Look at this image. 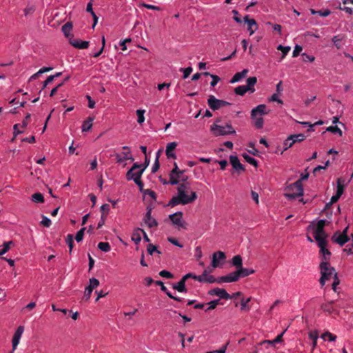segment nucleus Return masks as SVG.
<instances>
[{
    "mask_svg": "<svg viewBox=\"0 0 353 353\" xmlns=\"http://www.w3.org/2000/svg\"><path fill=\"white\" fill-rule=\"evenodd\" d=\"M244 21L247 23L248 26V30L250 32V34H253L255 30L257 29V24L255 19H250L249 15H246L244 17Z\"/></svg>",
    "mask_w": 353,
    "mask_h": 353,
    "instance_id": "17",
    "label": "nucleus"
},
{
    "mask_svg": "<svg viewBox=\"0 0 353 353\" xmlns=\"http://www.w3.org/2000/svg\"><path fill=\"white\" fill-rule=\"evenodd\" d=\"M232 264L237 269L242 266V258L240 255H236L232 258Z\"/></svg>",
    "mask_w": 353,
    "mask_h": 353,
    "instance_id": "35",
    "label": "nucleus"
},
{
    "mask_svg": "<svg viewBox=\"0 0 353 353\" xmlns=\"http://www.w3.org/2000/svg\"><path fill=\"white\" fill-rule=\"evenodd\" d=\"M248 72V70L243 69L241 72H236L233 77L231 79L230 82L234 83L239 81L241 79L244 78Z\"/></svg>",
    "mask_w": 353,
    "mask_h": 353,
    "instance_id": "23",
    "label": "nucleus"
},
{
    "mask_svg": "<svg viewBox=\"0 0 353 353\" xmlns=\"http://www.w3.org/2000/svg\"><path fill=\"white\" fill-rule=\"evenodd\" d=\"M144 113H145V110H137V115L138 117L137 122L139 124H141L145 121Z\"/></svg>",
    "mask_w": 353,
    "mask_h": 353,
    "instance_id": "41",
    "label": "nucleus"
},
{
    "mask_svg": "<svg viewBox=\"0 0 353 353\" xmlns=\"http://www.w3.org/2000/svg\"><path fill=\"white\" fill-rule=\"evenodd\" d=\"M268 114V112L266 111V105L265 104H260L252 110L251 118L255 119L257 116L261 117L262 115Z\"/></svg>",
    "mask_w": 353,
    "mask_h": 353,
    "instance_id": "10",
    "label": "nucleus"
},
{
    "mask_svg": "<svg viewBox=\"0 0 353 353\" xmlns=\"http://www.w3.org/2000/svg\"><path fill=\"white\" fill-rule=\"evenodd\" d=\"M236 272L238 274L239 278L240 279L253 274L254 272V270L252 269L245 268L241 266L240 268L237 269Z\"/></svg>",
    "mask_w": 353,
    "mask_h": 353,
    "instance_id": "21",
    "label": "nucleus"
},
{
    "mask_svg": "<svg viewBox=\"0 0 353 353\" xmlns=\"http://www.w3.org/2000/svg\"><path fill=\"white\" fill-rule=\"evenodd\" d=\"M243 157L244 158V159L248 162L250 164L256 167L257 166V161L254 159L253 157L249 156L248 154L246 153H243L242 154Z\"/></svg>",
    "mask_w": 353,
    "mask_h": 353,
    "instance_id": "37",
    "label": "nucleus"
},
{
    "mask_svg": "<svg viewBox=\"0 0 353 353\" xmlns=\"http://www.w3.org/2000/svg\"><path fill=\"white\" fill-rule=\"evenodd\" d=\"M294 144V141H292L291 136H290L285 141H284V146H285V150L291 148Z\"/></svg>",
    "mask_w": 353,
    "mask_h": 353,
    "instance_id": "52",
    "label": "nucleus"
},
{
    "mask_svg": "<svg viewBox=\"0 0 353 353\" xmlns=\"http://www.w3.org/2000/svg\"><path fill=\"white\" fill-rule=\"evenodd\" d=\"M185 282V280L182 277L177 284L173 285L172 288L179 292H186Z\"/></svg>",
    "mask_w": 353,
    "mask_h": 353,
    "instance_id": "25",
    "label": "nucleus"
},
{
    "mask_svg": "<svg viewBox=\"0 0 353 353\" xmlns=\"http://www.w3.org/2000/svg\"><path fill=\"white\" fill-rule=\"evenodd\" d=\"M180 70L183 72V79H186V78H188L190 76V74L192 72V67H188V68H186L185 69L181 68Z\"/></svg>",
    "mask_w": 353,
    "mask_h": 353,
    "instance_id": "51",
    "label": "nucleus"
},
{
    "mask_svg": "<svg viewBox=\"0 0 353 353\" xmlns=\"http://www.w3.org/2000/svg\"><path fill=\"white\" fill-rule=\"evenodd\" d=\"M332 274H334L333 281H332V291L334 292H338L336 286L339 284L340 281L337 276V274L335 272V270L332 268Z\"/></svg>",
    "mask_w": 353,
    "mask_h": 353,
    "instance_id": "32",
    "label": "nucleus"
},
{
    "mask_svg": "<svg viewBox=\"0 0 353 353\" xmlns=\"http://www.w3.org/2000/svg\"><path fill=\"white\" fill-rule=\"evenodd\" d=\"M65 241L69 247L70 253H71L72 251L73 246H74V240H73L72 234H68L66 236Z\"/></svg>",
    "mask_w": 353,
    "mask_h": 353,
    "instance_id": "39",
    "label": "nucleus"
},
{
    "mask_svg": "<svg viewBox=\"0 0 353 353\" xmlns=\"http://www.w3.org/2000/svg\"><path fill=\"white\" fill-rule=\"evenodd\" d=\"M332 43L337 48V49L341 48V47L344 45L343 37L341 36H335L332 38Z\"/></svg>",
    "mask_w": 353,
    "mask_h": 353,
    "instance_id": "28",
    "label": "nucleus"
},
{
    "mask_svg": "<svg viewBox=\"0 0 353 353\" xmlns=\"http://www.w3.org/2000/svg\"><path fill=\"white\" fill-rule=\"evenodd\" d=\"M177 195L172 196L169 201V206L174 207L179 204H189L194 202L197 199L196 193L190 190V184L189 182L181 183L177 187Z\"/></svg>",
    "mask_w": 353,
    "mask_h": 353,
    "instance_id": "2",
    "label": "nucleus"
},
{
    "mask_svg": "<svg viewBox=\"0 0 353 353\" xmlns=\"http://www.w3.org/2000/svg\"><path fill=\"white\" fill-rule=\"evenodd\" d=\"M283 335V332L281 334H279L274 340L270 341V340H265L259 343L260 345H266L267 347H274V344L276 343H279L282 341V337Z\"/></svg>",
    "mask_w": 353,
    "mask_h": 353,
    "instance_id": "20",
    "label": "nucleus"
},
{
    "mask_svg": "<svg viewBox=\"0 0 353 353\" xmlns=\"http://www.w3.org/2000/svg\"><path fill=\"white\" fill-rule=\"evenodd\" d=\"M182 212H177L169 216V219L174 225L185 228L184 223L182 221Z\"/></svg>",
    "mask_w": 353,
    "mask_h": 353,
    "instance_id": "11",
    "label": "nucleus"
},
{
    "mask_svg": "<svg viewBox=\"0 0 353 353\" xmlns=\"http://www.w3.org/2000/svg\"><path fill=\"white\" fill-rule=\"evenodd\" d=\"M94 119V117H88L87 119L83 121L82 124V132H87L92 128Z\"/></svg>",
    "mask_w": 353,
    "mask_h": 353,
    "instance_id": "27",
    "label": "nucleus"
},
{
    "mask_svg": "<svg viewBox=\"0 0 353 353\" xmlns=\"http://www.w3.org/2000/svg\"><path fill=\"white\" fill-rule=\"evenodd\" d=\"M30 117H31V114L30 113H28L25 117V119H23V121H22V125H21V127L25 128L27 127L28 124V121L29 119H30Z\"/></svg>",
    "mask_w": 353,
    "mask_h": 353,
    "instance_id": "64",
    "label": "nucleus"
},
{
    "mask_svg": "<svg viewBox=\"0 0 353 353\" xmlns=\"http://www.w3.org/2000/svg\"><path fill=\"white\" fill-rule=\"evenodd\" d=\"M176 145L177 143L176 142H171L167 145L165 153L168 158H176V155L174 153H172V151H173L176 148Z\"/></svg>",
    "mask_w": 353,
    "mask_h": 353,
    "instance_id": "24",
    "label": "nucleus"
},
{
    "mask_svg": "<svg viewBox=\"0 0 353 353\" xmlns=\"http://www.w3.org/2000/svg\"><path fill=\"white\" fill-rule=\"evenodd\" d=\"M209 294L218 296L221 299L228 300L232 299L230 296L224 289L216 288L209 291Z\"/></svg>",
    "mask_w": 353,
    "mask_h": 353,
    "instance_id": "12",
    "label": "nucleus"
},
{
    "mask_svg": "<svg viewBox=\"0 0 353 353\" xmlns=\"http://www.w3.org/2000/svg\"><path fill=\"white\" fill-rule=\"evenodd\" d=\"M141 230H142V229L137 228L133 231V232L132 234V236H131L132 241H133L136 244H139L141 240V233H142Z\"/></svg>",
    "mask_w": 353,
    "mask_h": 353,
    "instance_id": "26",
    "label": "nucleus"
},
{
    "mask_svg": "<svg viewBox=\"0 0 353 353\" xmlns=\"http://www.w3.org/2000/svg\"><path fill=\"white\" fill-rule=\"evenodd\" d=\"M319 337V332L316 330L311 331L309 333V338L312 341L313 347L316 345V341Z\"/></svg>",
    "mask_w": 353,
    "mask_h": 353,
    "instance_id": "36",
    "label": "nucleus"
},
{
    "mask_svg": "<svg viewBox=\"0 0 353 353\" xmlns=\"http://www.w3.org/2000/svg\"><path fill=\"white\" fill-rule=\"evenodd\" d=\"M254 119V125L258 128V129H261L263 127V119L262 117H259V116H257L256 117H255Z\"/></svg>",
    "mask_w": 353,
    "mask_h": 353,
    "instance_id": "40",
    "label": "nucleus"
},
{
    "mask_svg": "<svg viewBox=\"0 0 353 353\" xmlns=\"http://www.w3.org/2000/svg\"><path fill=\"white\" fill-rule=\"evenodd\" d=\"M303 48L301 46H299V45H296V46L294 47V49L293 50V57H297L300 52L302 51Z\"/></svg>",
    "mask_w": 353,
    "mask_h": 353,
    "instance_id": "60",
    "label": "nucleus"
},
{
    "mask_svg": "<svg viewBox=\"0 0 353 353\" xmlns=\"http://www.w3.org/2000/svg\"><path fill=\"white\" fill-rule=\"evenodd\" d=\"M13 244L12 241L5 242L3 244V248L0 250V256L6 254L10 248V245Z\"/></svg>",
    "mask_w": 353,
    "mask_h": 353,
    "instance_id": "38",
    "label": "nucleus"
},
{
    "mask_svg": "<svg viewBox=\"0 0 353 353\" xmlns=\"http://www.w3.org/2000/svg\"><path fill=\"white\" fill-rule=\"evenodd\" d=\"M99 285V281L98 279L95 278H92L90 279V285L89 287H91L92 289H94Z\"/></svg>",
    "mask_w": 353,
    "mask_h": 353,
    "instance_id": "54",
    "label": "nucleus"
},
{
    "mask_svg": "<svg viewBox=\"0 0 353 353\" xmlns=\"http://www.w3.org/2000/svg\"><path fill=\"white\" fill-rule=\"evenodd\" d=\"M130 42H131V39H130V38L125 39L123 41L120 42V46H121V50L123 51H124V50H125L127 49L126 43H130Z\"/></svg>",
    "mask_w": 353,
    "mask_h": 353,
    "instance_id": "63",
    "label": "nucleus"
},
{
    "mask_svg": "<svg viewBox=\"0 0 353 353\" xmlns=\"http://www.w3.org/2000/svg\"><path fill=\"white\" fill-rule=\"evenodd\" d=\"M293 192L286 193L285 195L289 199H295L303 194V188L301 180H298L292 185L291 187Z\"/></svg>",
    "mask_w": 353,
    "mask_h": 353,
    "instance_id": "6",
    "label": "nucleus"
},
{
    "mask_svg": "<svg viewBox=\"0 0 353 353\" xmlns=\"http://www.w3.org/2000/svg\"><path fill=\"white\" fill-rule=\"evenodd\" d=\"M347 228H345L342 232L336 231L332 236V241L336 242L340 245H344L349 241L350 238L347 234Z\"/></svg>",
    "mask_w": 353,
    "mask_h": 353,
    "instance_id": "7",
    "label": "nucleus"
},
{
    "mask_svg": "<svg viewBox=\"0 0 353 353\" xmlns=\"http://www.w3.org/2000/svg\"><path fill=\"white\" fill-rule=\"evenodd\" d=\"M98 248L105 252H108L110 250L111 247L108 242H100L98 244Z\"/></svg>",
    "mask_w": 353,
    "mask_h": 353,
    "instance_id": "33",
    "label": "nucleus"
},
{
    "mask_svg": "<svg viewBox=\"0 0 353 353\" xmlns=\"http://www.w3.org/2000/svg\"><path fill=\"white\" fill-rule=\"evenodd\" d=\"M41 224L46 228H49L52 222L50 219H48L47 216L42 215V221H41Z\"/></svg>",
    "mask_w": 353,
    "mask_h": 353,
    "instance_id": "48",
    "label": "nucleus"
},
{
    "mask_svg": "<svg viewBox=\"0 0 353 353\" xmlns=\"http://www.w3.org/2000/svg\"><path fill=\"white\" fill-rule=\"evenodd\" d=\"M230 162L231 165H232L233 168L236 170H241L244 171L245 168L244 166L240 163V161L237 156L235 155H231L230 157Z\"/></svg>",
    "mask_w": 353,
    "mask_h": 353,
    "instance_id": "18",
    "label": "nucleus"
},
{
    "mask_svg": "<svg viewBox=\"0 0 353 353\" xmlns=\"http://www.w3.org/2000/svg\"><path fill=\"white\" fill-rule=\"evenodd\" d=\"M183 278L185 280V281L188 279H193L196 281H201V276H198L196 274H194L193 273H188L186 274L185 275H184L183 276Z\"/></svg>",
    "mask_w": 353,
    "mask_h": 353,
    "instance_id": "47",
    "label": "nucleus"
},
{
    "mask_svg": "<svg viewBox=\"0 0 353 353\" xmlns=\"http://www.w3.org/2000/svg\"><path fill=\"white\" fill-rule=\"evenodd\" d=\"M168 241L176 246H178L179 248L183 247V245L181 244L176 239L173 237H168Z\"/></svg>",
    "mask_w": 353,
    "mask_h": 353,
    "instance_id": "62",
    "label": "nucleus"
},
{
    "mask_svg": "<svg viewBox=\"0 0 353 353\" xmlns=\"http://www.w3.org/2000/svg\"><path fill=\"white\" fill-rule=\"evenodd\" d=\"M251 301V297L248 299L242 298L241 300V311H249L250 310V307L248 305V303Z\"/></svg>",
    "mask_w": 353,
    "mask_h": 353,
    "instance_id": "30",
    "label": "nucleus"
},
{
    "mask_svg": "<svg viewBox=\"0 0 353 353\" xmlns=\"http://www.w3.org/2000/svg\"><path fill=\"white\" fill-rule=\"evenodd\" d=\"M169 176H170L169 183L171 185H176V184L179 185L180 184L179 183V178L178 176H176V174H172L170 173Z\"/></svg>",
    "mask_w": 353,
    "mask_h": 353,
    "instance_id": "45",
    "label": "nucleus"
},
{
    "mask_svg": "<svg viewBox=\"0 0 353 353\" xmlns=\"http://www.w3.org/2000/svg\"><path fill=\"white\" fill-rule=\"evenodd\" d=\"M208 105L212 110H217L221 108L230 105V103L216 99L214 95H210L208 99Z\"/></svg>",
    "mask_w": 353,
    "mask_h": 353,
    "instance_id": "5",
    "label": "nucleus"
},
{
    "mask_svg": "<svg viewBox=\"0 0 353 353\" xmlns=\"http://www.w3.org/2000/svg\"><path fill=\"white\" fill-rule=\"evenodd\" d=\"M185 172V170H181L179 168H178V165L176 164V162L174 163V168L171 170V172L170 173L172 174H176V176H178L179 178L181 177V175L184 174Z\"/></svg>",
    "mask_w": 353,
    "mask_h": 353,
    "instance_id": "34",
    "label": "nucleus"
},
{
    "mask_svg": "<svg viewBox=\"0 0 353 353\" xmlns=\"http://www.w3.org/2000/svg\"><path fill=\"white\" fill-rule=\"evenodd\" d=\"M93 291V289L91 288V287H86L84 292V295L83 297V300L87 301L88 299H90L92 292Z\"/></svg>",
    "mask_w": 353,
    "mask_h": 353,
    "instance_id": "44",
    "label": "nucleus"
},
{
    "mask_svg": "<svg viewBox=\"0 0 353 353\" xmlns=\"http://www.w3.org/2000/svg\"><path fill=\"white\" fill-rule=\"evenodd\" d=\"M144 194L149 195L152 199L156 200L157 194L153 190L150 189H146L144 190Z\"/></svg>",
    "mask_w": 353,
    "mask_h": 353,
    "instance_id": "57",
    "label": "nucleus"
},
{
    "mask_svg": "<svg viewBox=\"0 0 353 353\" xmlns=\"http://www.w3.org/2000/svg\"><path fill=\"white\" fill-rule=\"evenodd\" d=\"M162 277H164V278H166V279H172L173 278V274L169 272V271H167V270H161L159 274Z\"/></svg>",
    "mask_w": 353,
    "mask_h": 353,
    "instance_id": "53",
    "label": "nucleus"
},
{
    "mask_svg": "<svg viewBox=\"0 0 353 353\" xmlns=\"http://www.w3.org/2000/svg\"><path fill=\"white\" fill-rule=\"evenodd\" d=\"M279 50H281L283 53V57H284L290 50V47L289 46H283L282 45H279L277 48Z\"/></svg>",
    "mask_w": 353,
    "mask_h": 353,
    "instance_id": "50",
    "label": "nucleus"
},
{
    "mask_svg": "<svg viewBox=\"0 0 353 353\" xmlns=\"http://www.w3.org/2000/svg\"><path fill=\"white\" fill-rule=\"evenodd\" d=\"M328 223L329 221L327 220L321 219L316 223L312 222L306 228L307 232L312 234L320 248L319 254L321 261L319 265L321 273L319 283L321 288H323L327 281L331 279V268L329 263V256L331 252L326 248L328 234L325 231V226Z\"/></svg>",
    "mask_w": 353,
    "mask_h": 353,
    "instance_id": "1",
    "label": "nucleus"
},
{
    "mask_svg": "<svg viewBox=\"0 0 353 353\" xmlns=\"http://www.w3.org/2000/svg\"><path fill=\"white\" fill-rule=\"evenodd\" d=\"M107 214L104 212L101 213V219L98 223L97 228H101L105 223V221L106 219Z\"/></svg>",
    "mask_w": 353,
    "mask_h": 353,
    "instance_id": "55",
    "label": "nucleus"
},
{
    "mask_svg": "<svg viewBox=\"0 0 353 353\" xmlns=\"http://www.w3.org/2000/svg\"><path fill=\"white\" fill-rule=\"evenodd\" d=\"M341 126L340 125H332V134H339V136H342V130Z\"/></svg>",
    "mask_w": 353,
    "mask_h": 353,
    "instance_id": "49",
    "label": "nucleus"
},
{
    "mask_svg": "<svg viewBox=\"0 0 353 353\" xmlns=\"http://www.w3.org/2000/svg\"><path fill=\"white\" fill-rule=\"evenodd\" d=\"M24 331V328L23 326L20 325L17 327V330L15 331L14 336L12 337V351H14L17 349V345L19 343L21 337L23 334V332Z\"/></svg>",
    "mask_w": 353,
    "mask_h": 353,
    "instance_id": "9",
    "label": "nucleus"
},
{
    "mask_svg": "<svg viewBox=\"0 0 353 353\" xmlns=\"http://www.w3.org/2000/svg\"><path fill=\"white\" fill-rule=\"evenodd\" d=\"M72 29V23L71 22H67L65 23L61 28L62 32H63L65 37L68 38L69 40L70 39H74L73 35L70 34V32Z\"/></svg>",
    "mask_w": 353,
    "mask_h": 353,
    "instance_id": "22",
    "label": "nucleus"
},
{
    "mask_svg": "<svg viewBox=\"0 0 353 353\" xmlns=\"http://www.w3.org/2000/svg\"><path fill=\"white\" fill-rule=\"evenodd\" d=\"M32 201L34 203H42L44 202L43 195L40 192H36L32 195Z\"/></svg>",
    "mask_w": 353,
    "mask_h": 353,
    "instance_id": "31",
    "label": "nucleus"
},
{
    "mask_svg": "<svg viewBox=\"0 0 353 353\" xmlns=\"http://www.w3.org/2000/svg\"><path fill=\"white\" fill-rule=\"evenodd\" d=\"M249 147L252 148V150H248V152L254 156H259V151L254 148L253 143H250Z\"/></svg>",
    "mask_w": 353,
    "mask_h": 353,
    "instance_id": "56",
    "label": "nucleus"
},
{
    "mask_svg": "<svg viewBox=\"0 0 353 353\" xmlns=\"http://www.w3.org/2000/svg\"><path fill=\"white\" fill-rule=\"evenodd\" d=\"M257 82L256 77H251L247 79V85H239L234 88V92L236 94L243 96L248 91H250L252 93L255 91L254 85Z\"/></svg>",
    "mask_w": 353,
    "mask_h": 353,
    "instance_id": "4",
    "label": "nucleus"
},
{
    "mask_svg": "<svg viewBox=\"0 0 353 353\" xmlns=\"http://www.w3.org/2000/svg\"><path fill=\"white\" fill-rule=\"evenodd\" d=\"M292 138V141H294V143L296 142H301L303 141L305 138V135L303 134H293L290 135Z\"/></svg>",
    "mask_w": 353,
    "mask_h": 353,
    "instance_id": "42",
    "label": "nucleus"
},
{
    "mask_svg": "<svg viewBox=\"0 0 353 353\" xmlns=\"http://www.w3.org/2000/svg\"><path fill=\"white\" fill-rule=\"evenodd\" d=\"M211 77L212 79V81L210 82V85H211V86L214 87L220 81V78L217 75H215V74H212Z\"/></svg>",
    "mask_w": 353,
    "mask_h": 353,
    "instance_id": "61",
    "label": "nucleus"
},
{
    "mask_svg": "<svg viewBox=\"0 0 353 353\" xmlns=\"http://www.w3.org/2000/svg\"><path fill=\"white\" fill-rule=\"evenodd\" d=\"M147 251L150 255H152L154 252H157L158 254H161V252L157 250V246L152 243L148 244Z\"/></svg>",
    "mask_w": 353,
    "mask_h": 353,
    "instance_id": "43",
    "label": "nucleus"
},
{
    "mask_svg": "<svg viewBox=\"0 0 353 353\" xmlns=\"http://www.w3.org/2000/svg\"><path fill=\"white\" fill-rule=\"evenodd\" d=\"M123 150H127V152H123L122 154H123V157H122L119 154H116L115 157L117 163H121L125 160H130L131 161H134V158L132 156H130V150L128 146H123L122 148Z\"/></svg>",
    "mask_w": 353,
    "mask_h": 353,
    "instance_id": "15",
    "label": "nucleus"
},
{
    "mask_svg": "<svg viewBox=\"0 0 353 353\" xmlns=\"http://www.w3.org/2000/svg\"><path fill=\"white\" fill-rule=\"evenodd\" d=\"M270 101H276L280 104H283V101L279 98L277 93L273 94L272 95V97H270Z\"/></svg>",
    "mask_w": 353,
    "mask_h": 353,
    "instance_id": "59",
    "label": "nucleus"
},
{
    "mask_svg": "<svg viewBox=\"0 0 353 353\" xmlns=\"http://www.w3.org/2000/svg\"><path fill=\"white\" fill-rule=\"evenodd\" d=\"M143 172L144 171H143V170H141V169H140L139 170L136 171V172L128 171L126 173V179L128 181L132 180L134 181L139 180V179H141Z\"/></svg>",
    "mask_w": 353,
    "mask_h": 353,
    "instance_id": "19",
    "label": "nucleus"
},
{
    "mask_svg": "<svg viewBox=\"0 0 353 353\" xmlns=\"http://www.w3.org/2000/svg\"><path fill=\"white\" fill-rule=\"evenodd\" d=\"M226 258V256H225V254L222 252V251H217V252H215L213 254H212V266L214 268H216L219 266V260L220 261H223L225 260Z\"/></svg>",
    "mask_w": 353,
    "mask_h": 353,
    "instance_id": "13",
    "label": "nucleus"
},
{
    "mask_svg": "<svg viewBox=\"0 0 353 353\" xmlns=\"http://www.w3.org/2000/svg\"><path fill=\"white\" fill-rule=\"evenodd\" d=\"M210 130L216 137L234 134L236 133L230 122L227 123L225 125L213 123L210 127Z\"/></svg>",
    "mask_w": 353,
    "mask_h": 353,
    "instance_id": "3",
    "label": "nucleus"
},
{
    "mask_svg": "<svg viewBox=\"0 0 353 353\" xmlns=\"http://www.w3.org/2000/svg\"><path fill=\"white\" fill-rule=\"evenodd\" d=\"M345 186V179L339 178L337 180L336 193L332 196V204L337 202L341 196L343 194L344 188Z\"/></svg>",
    "mask_w": 353,
    "mask_h": 353,
    "instance_id": "8",
    "label": "nucleus"
},
{
    "mask_svg": "<svg viewBox=\"0 0 353 353\" xmlns=\"http://www.w3.org/2000/svg\"><path fill=\"white\" fill-rule=\"evenodd\" d=\"M160 168L159 161L158 159H155V161L152 167V173H155Z\"/></svg>",
    "mask_w": 353,
    "mask_h": 353,
    "instance_id": "58",
    "label": "nucleus"
},
{
    "mask_svg": "<svg viewBox=\"0 0 353 353\" xmlns=\"http://www.w3.org/2000/svg\"><path fill=\"white\" fill-rule=\"evenodd\" d=\"M226 283L236 282L239 278L236 271L225 275Z\"/></svg>",
    "mask_w": 353,
    "mask_h": 353,
    "instance_id": "29",
    "label": "nucleus"
},
{
    "mask_svg": "<svg viewBox=\"0 0 353 353\" xmlns=\"http://www.w3.org/2000/svg\"><path fill=\"white\" fill-rule=\"evenodd\" d=\"M151 213H152V209L148 208V211L145 215L144 219H143L145 224L150 228H152L157 227L158 225V222L157 221V220L155 219L152 217Z\"/></svg>",
    "mask_w": 353,
    "mask_h": 353,
    "instance_id": "14",
    "label": "nucleus"
},
{
    "mask_svg": "<svg viewBox=\"0 0 353 353\" xmlns=\"http://www.w3.org/2000/svg\"><path fill=\"white\" fill-rule=\"evenodd\" d=\"M85 230V228H83L77 232L75 236V239L77 242H80L83 240Z\"/></svg>",
    "mask_w": 353,
    "mask_h": 353,
    "instance_id": "46",
    "label": "nucleus"
},
{
    "mask_svg": "<svg viewBox=\"0 0 353 353\" xmlns=\"http://www.w3.org/2000/svg\"><path fill=\"white\" fill-rule=\"evenodd\" d=\"M70 43L78 49H86L89 46V41H81L78 39H70Z\"/></svg>",
    "mask_w": 353,
    "mask_h": 353,
    "instance_id": "16",
    "label": "nucleus"
}]
</instances>
